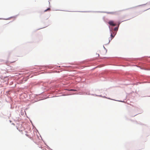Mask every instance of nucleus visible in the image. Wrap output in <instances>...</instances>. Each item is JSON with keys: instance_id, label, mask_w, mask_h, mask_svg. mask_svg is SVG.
Returning a JSON list of instances; mask_svg holds the SVG:
<instances>
[{"instance_id": "1", "label": "nucleus", "mask_w": 150, "mask_h": 150, "mask_svg": "<svg viewBox=\"0 0 150 150\" xmlns=\"http://www.w3.org/2000/svg\"><path fill=\"white\" fill-rule=\"evenodd\" d=\"M108 23L110 25L112 26H115L116 25V24L114 23V22L113 21H110L108 22Z\"/></svg>"}, {"instance_id": "2", "label": "nucleus", "mask_w": 150, "mask_h": 150, "mask_svg": "<svg viewBox=\"0 0 150 150\" xmlns=\"http://www.w3.org/2000/svg\"><path fill=\"white\" fill-rule=\"evenodd\" d=\"M116 33H115L114 35H113L112 33V32H111V40L114 37Z\"/></svg>"}, {"instance_id": "3", "label": "nucleus", "mask_w": 150, "mask_h": 150, "mask_svg": "<svg viewBox=\"0 0 150 150\" xmlns=\"http://www.w3.org/2000/svg\"><path fill=\"white\" fill-rule=\"evenodd\" d=\"M108 14H115V12H108Z\"/></svg>"}, {"instance_id": "4", "label": "nucleus", "mask_w": 150, "mask_h": 150, "mask_svg": "<svg viewBox=\"0 0 150 150\" xmlns=\"http://www.w3.org/2000/svg\"><path fill=\"white\" fill-rule=\"evenodd\" d=\"M50 8H47V9L45 10L44 11H45V12H46V11H50Z\"/></svg>"}, {"instance_id": "5", "label": "nucleus", "mask_w": 150, "mask_h": 150, "mask_svg": "<svg viewBox=\"0 0 150 150\" xmlns=\"http://www.w3.org/2000/svg\"><path fill=\"white\" fill-rule=\"evenodd\" d=\"M117 30H118V28H117V27H115L114 29V30L115 31H117Z\"/></svg>"}, {"instance_id": "6", "label": "nucleus", "mask_w": 150, "mask_h": 150, "mask_svg": "<svg viewBox=\"0 0 150 150\" xmlns=\"http://www.w3.org/2000/svg\"><path fill=\"white\" fill-rule=\"evenodd\" d=\"M25 135H26L27 136V137H30V138H31V137H30L29 136V135L28 134H25Z\"/></svg>"}, {"instance_id": "7", "label": "nucleus", "mask_w": 150, "mask_h": 150, "mask_svg": "<svg viewBox=\"0 0 150 150\" xmlns=\"http://www.w3.org/2000/svg\"><path fill=\"white\" fill-rule=\"evenodd\" d=\"M17 129H18L19 131H20V129H19V127H18L17 128Z\"/></svg>"}, {"instance_id": "8", "label": "nucleus", "mask_w": 150, "mask_h": 150, "mask_svg": "<svg viewBox=\"0 0 150 150\" xmlns=\"http://www.w3.org/2000/svg\"><path fill=\"white\" fill-rule=\"evenodd\" d=\"M110 40H109V42H108V43L110 42Z\"/></svg>"}, {"instance_id": "9", "label": "nucleus", "mask_w": 150, "mask_h": 150, "mask_svg": "<svg viewBox=\"0 0 150 150\" xmlns=\"http://www.w3.org/2000/svg\"><path fill=\"white\" fill-rule=\"evenodd\" d=\"M73 90H72V89H71V91H73Z\"/></svg>"}]
</instances>
